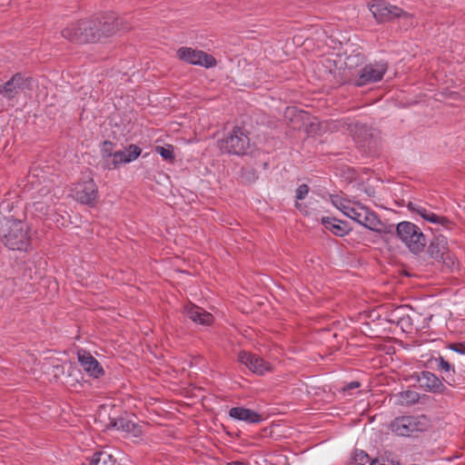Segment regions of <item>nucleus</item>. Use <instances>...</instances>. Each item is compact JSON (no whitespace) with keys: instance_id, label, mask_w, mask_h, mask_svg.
Here are the masks:
<instances>
[{"instance_id":"obj_11","label":"nucleus","mask_w":465,"mask_h":465,"mask_svg":"<svg viewBox=\"0 0 465 465\" xmlns=\"http://www.w3.org/2000/svg\"><path fill=\"white\" fill-rule=\"evenodd\" d=\"M370 11L379 22H384L395 17H408L409 15L396 5H391L383 0H374L370 5Z\"/></svg>"},{"instance_id":"obj_39","label":"nucleus","mask_w":465,"mask_h":465,"mask_svg":"<svg viewBox=\"0 0 465 465\" xmlns=\"http://www.w3.org/2000/svg\"><path fill=\"white\" fill-rule=\"evenodd\" d=\"M293 112H294V108H288L287 112H286V116H288V114H292Z\"/></svg>"},{"instance_id":"obj_31","label":"nucleus","mask_w":465,"mask_h":465,"mask_svg":"<svg viewBox=\"0 0 465 465\" xmlns=\"http://www.w3.org/2000/svg\"><path fill=\"white\" fill-rule=\"evenodd\" d=\"M156 153H158L164 160L173 159V148L172 145L156 146Z\"/></svg>"},{"instance_id":"obj_12","label":"nucleus","mask_w":465,"mask_h":465,"mask_svg":"<svg viewBox=\"0 0 465 465\" xmlns=\"http://www.w3.org/2000/svg\"><path fill=\"white\" fill-rule=\"evenodd\" d=\"M177 55L181 60H183L192 64H198L207 68L213 67L216 64V60L210 54L199 50H194L189 47H181L177 51Z\"/></svg>"},{"instance_id":"obj_22","label":"nucleus","mask_w":465,"mask_h":465,"mask_svg":"<svg viewBox=\"0 0 465 465\" xmlns=\"http://www.w3.org/2000/svg\"><path fill=\"white\" fill-rule=\"evenodd\" d=\"M408 208L409 210L419 213L424 220L430 223H439L443 226H446V224L449 223V220L447 218L435 214L420 203L410 202L408 203Z\"/></svg>"},{"instance_id":"obj_15","label":"nucleus","mask_w":465,"mask_h":465,"mask_svg":"<svg viewBox=\"0 0 465 465\" xmlns=\"http://www.w3.org/2000/svg\"><path fill=\"white\" fill-rule=\"evenodd\" d=\"M94 22L97 23V28L100 30L101 37L102 36H111L115 34L120 27L123 29H126L124 25L118 22V18L114 15V14H106L103 15L94 19Z\"/></svg>"},{"instance_id":"obj_14","label":"nucleus","mask_w":465,"mask_h":465,"mask_svg":"<svg viewBox=\"0 0 465 465\" xmlns=\"http://www.w3.org/2000/svg\"><path fill=\"white\" fill-rule=\"evenodd\" d=\"M238 360L255 374L263 375L271 371L270 363L252 352L241 351L238 355Z\"/></svg>"},{"instance_id":"obj_27","label":"nucleus","mask_w":465,"mask_h":465,"mask_svg":"<svg viewBox=\"0 0 465 465\" xmlns=\"http://www.w3.org/2000/svg\"><path fill=\"white\" fill-rule=\"evenodd\" d=\"M438 361H439L438 368L440 370L443 371L446 374V376L443 377V380H445L449 384H451V381H454L452 376L455 373L453 365L449 363L442 357H440Z\"/></svg>"},{"instance_id":"obj_18","label":"nucleus","mask_w":465,"mask_h":465,"mask_svg":"<svg viewBox=\"0 0 465 465\" xmlns=\"http://www.w3.org/2000/svg\"><path fill=\"white\" fill-rule=\"evenodd\" d=\"M417 381L420 386L428 391L442 392L444 390L441 381L432 372L421 371L417 375Z\"/></svg>"},{"instance_id":"obj_24","label":"nucleus","mask_w":465,"mask_h":465,"mask_svg":"<svg viewBox=\"0 0 465 465\" xmlns=\"http://www.w3.org/2000/svg\"><path fill=\"white\" fill-rule=\"evenodd\" d=\"M322 223L327 230L331 231L335 235L343 236L349 232L346 223L335 218L323 217Z\"/></svg>"},{"instance_id":"obj_34","label":"nucleus","mask_w":465,"mask_h":465,"mask_svg":"<svg viewBox=\"0 0 465 465\" xmlns=\"http://www.w3.org/2000/svg\"><path fill=\"white\" fill-rule=\"evenodd\" d=\"M439 262L445 264L450 270H452L455 265V260L448 251L446 252V255H444V258H440Z\"/></svg>"},{"instance_id":"obj_9","label":"nucleus","mask_w":465,"mask_h":465,"mask_svg":"<svg viewBox=\"0 0 465 465\" xmlns=\"http://www.w3.org/2000/svg\"><path fill=\"white\" fill-rule=\"evenodd\" d=\"M34 80L22 73L15 74L4 84H0V94L7 100L14 99L19 93L33 89Z\"/></svg>"},{"instance_id":"obj_21","label":"nucleus","mask_w":465,"mask_h":465,"mask_svg":"<svg viewBox=\"0 0 465 465\" xmlns=\"http://www.w3.org/2000/svg\"><path fill=\"white\" fill-rule=\"evenodd\" d=\"M232 419L242 420L247 423H259L262 420V415L258 412L243 407H233L229 411Z\"/></svg>"},{"instance_id":"obj_8","label":"nucleus","mask_w":465,"mask_h":465,"mask_svg":"<svg viewBox=\"0 0 465 465\" xmlns=\"http://www.w3.org/2000/svg\"><path fill=\"white\" fill-rule=\"evenodd\" d=\"M391 430L400 436H411L413 432L423 431L428 428V420L424 416H403L391 422Z\"/></svg>"},{"instance_id":"obj_41","label":"nucleus","mask_w":465,"mask_h":465,"mask_svg":"<svg viewBox=\"0 0 465 465\" xmlns=\"http://www.w3.org/2000/svg\"><path fill=\"white\" fill-rule=\"evenodd\" d=\"M391 228H392V226H391V227H390V229H389V230H387L386 232H392V231H391Z\"/></svg>"},{"instance_id":"obj_3","label":"nucleus","mask_w":465,"mask_h":465,"mask_svg":"<svg viewBox=\"0 0 465 465\" xmlns=\"http://www.w3.org/2000/svg\"><path fill=\"white\" fill-rule=\"evenodd\" d=\"M217 145L222 153L243 155L250 147V138L241 127L235 126L218 140Z\"/></svg>"},{"instance_id":"obj_10","label":"nucleus","mask_w":465,"mask_h":465,"mask_svg":"<svg viewBox=\"0 0 465 465\" xmlns=\"http://www.w3.org/2000/svg\"><path fill=\"white\" fill-rule=\"evenodd\" d=\"M387 69V63L382 61L366 64L359 70L354 84L356 86H364L377 83L383 78Z\"/></svg>"},{"instance_id":"obj_40","label":"nucleus","mask_w":465,"mask_h":465,"mask_svg":"<svg viewBox=\"0 0 465 465\" xmlns=\"http://www.w3.org/2000/svg\"><path fill=\"white\" fill-rule=\"evenodd\" d=\"M295 207L298 208V209H301L302 208V204L299 203L298 202L295 203Z\"/></svg>"},{"instance_id":"obj_19","label":"nucleus","mask_w":465,"mask_h":465,"mask_svg":"<svg viewBox=\"0 0 465 465\" xmlns=\"http://www.w3.org/2000/svg\"><path fill=\"white\" fill-rule=\"evenodd\" d=\"M408 312L409 307L407 305L398 306L388 312L387 321L400 326L401 329L409 327L411 320Z\"/></svg>"},{"instance_id":"obj_2","label":"nucleus","mask_w":465,"mask_h":465,"mask_svg":"<svg viewBox=\"0 0 465 465\" xmlns=\"http://www.w3.org/2000/svg\"><path fill=\"white\" fill-rule=\"evenodd\" d=\"M61 35L66 40L77 44L96 42L101 38L100 30L97 28L94 19L79 20L73 23L64 27L61 31Z\"/></svg>"},{"instance_id":"obj_29","label":"nucleus","mask_w":465,"mask_h":465,"mask_svg":"<svg viewBox=\"0 0 465 465\" xmlns=\"http://www.w3.org/2000/svg\"><path fill=\"white\" fill-rule=\"evenodd\" d=\"M399 398L402 403L414 404L420 400V394L414 391H405L399 393Z\"/></svg>"},{"instance_id":"obj_7","label":"nucleus","mask_w":465,"mask_h":465,"mask_svg":"<svg viewBox=\"0 0 465 465\" xmlns=\"http://www.w3.org/2000/svg\"><path fill=\"white\" fill-rule=\"evenodd\" d=\"M348 217L371 231L378 232L385 231V225L376 213L361 203H355L351 210H349Z\"/></svg>"},{"instance_id":"obj_5","label":"nucleus","mask_w":465,"mask_h":465,"mask_svg":"<svg viewBox=\"0 0 465 465\" xmlns=\"http://www.w3.org/2000/svg\"><path fill=\"white\" fill-rule=\"evenodd\" d=\"M396 234L411 252L417 254L426 246V237L420 228L411 222H401L396 226Z\"/></svg>"},{"instance_id":"obj_32","label":"nucleus","mask_w":465,"mask_h":465,"mask_svg":"<svg viewBox=\"0 0 465 465\" xmlns=\"http://www.w3.org/2000/svg\"><path fill=\"white\" fill-rule=\"evenodd\" d=\"M331 202L333 203V205L338 208L339 210H341L343 214H345L346 216H348L349 214V210H351V205L347 204L343 200H341V198H339L338 196H334L332 197L331 199Z\"/></svg>"},{"instance_id":"obj_35","label":"nucleus","mask_w":465,"mask_h":465,"mask_svg":"<svg viewBox=\"0 0 465 465\" xmlns=\"http://www.w3.org/2000/svg\"><path fill=\"white\" fill-rule=\"evenodd\" d=\"M450 349L456 352L460 353V354H465V344H462V343L451 344Z\"/></svg>"},{"instance_id":"obj_17","label":"nucleus","mask_w":465,"mask_h":465,"mask_svg":"<svg viewBox=\"0 0 465 465\" xmlns=\"http://www.w3.org/2000/svg\"><path fill=\"white\" fill-rule=\"evenodd\" d=\"M78 361L84 370L94 378L100 377L104 373L98 361L85 351H78Z\"/></svg>"},{"instance_id":"obj_4","label":"nucleus","mask_w":465,"mask_h":465,"mask_svg":"<svg viewBox=\"0 0 465 465\" xmlns=\"http://www.w3.org/2000/svg\"><path fill=\"white\" fill-rule=\"evenodd\" d=\"M113 143L108 141L104 142L102 147L104 166L110 170L117 168L122 163H130L141 154L140 147L134 144H131L124 151H113Z\"/></svg>"},{"instance_id":"obj_13","label":"nucleus","mask_w":465,"mask_h":465,"mask_svg":"<svg viewBox=\"0 0 465 465\" xmlns=\"http://www.w3.org/2000/svg\"><path fill=\"white\" fill-rule=\"evenodd\" d=\"M72 192L75 200L84 204H93L98 194L97 186L93 179L77 183Z\"/></svg>"},{"instance_id":"obj_36","label":"nucleus","mask_w":465,"mask_h":465,"mask_svg":"<svg viewBox=\"0 0 465 465\" xmlns=\"http://www.w3.org/2000/svg\"><path fill=\"white\" fill-rule=\"evenodd\" d=\"M360 387V382L358 381H351L350 382L347 386H346V390H352V389H355V388H358Z\"/></svg>"},{"instance_id":"obj_16","label":"nucleus","mask_w":465,"mask_h":465,"mask_svg":"<svg viewBox=\"0 0 465 465\" xmlns=\"http://www.w3.org/2000/svg\"><path fill=\"white\" fill-rule=\"evenodd\" d=\"M183 313L193 322L202 325H211L213 321L211 313L192 302L184 305Z\"/></svg>"},{"instance_id":"obj_1","label":"nucleus","mask_w":465,"mask_h":465,"mask_svg":"<svg viewBox=\"0 0 465 465\" xmlns=\"http://www.w3.org/2000/svg\"><path fill=\"white\" fill-rule=\"evenodd\" d=\"M28 225L20 220L4 218L0 222V239L11 250L27 251L30 244Z\"/></svg>"},{"instance_id":"obj_30","label":"nucleus","mask_w":465,"mask_h":465,"mask_svg":"<svg viewBox=\"0 0 465 465\" xmlns=\"http://www.w3.org/2000/svg\"><path fill=\"white\" fill-rule=\"evenodd\" d=\"M370 460L369 455L363 450H355L352 457L354 465H366Z\"/></svg>"},{"instance_id":"obj_6","label":"nucleus","mask_w":465,"mask_h":465,"mask_svg":"<svg viewBox=\"0 0 465 465\" xmlns=\"http://www.w3.org/2000/svg\"><path fill=\"white\" fill-rule=\"evenodd\" d=\"M343 129L352 136L356 144L371 149L377 143L378 132L367 124L358 122H345Z\"/></svg>"},{"instance_id":"obj_20","label":"nucleus","mask_w":465,"mask_h":465,"mask_svg":"<svg viewBox=\"0 0 465 465\" xmlns=\"http://www.w3.org/2000/svg\"><path fill=\"white\" fill-rule=\"evenodd\" d=\"M447 251V239L441 234L434 236L427 249V252L430 258L436 261H440V258H444Z\"/></svg>"},{"instance_id":"obj_26","label":"nucleus","mask_w":465,"mask_h":465,"mask_svg":"<svg viewBox=\"0 0 465 465\" xmlns=\"http://www.w3.org/2000/svg\"><path fill=\"white\" fill-rule=\"evenodd\" d=\"M43 370L45 373L52 375L54 380H58L64 373V367L58 362L44 363Z\"/></svg>"},{"instance_id":"obj_23","label":"nucleus","mask_w":465,"mask_h":465,"mask_svg":"<svg viewBox=\"0 0 465 465\" xmlns=\"http://www.w3.org/2000/svg\"><path fill=\"white\" fill-rule=\"evenodd\" d=\"M110 427L115 428L119 430L131 432L134 437L141 434V429L138 425L125 418L114 419L110 421Z\"/></svg>"},{"instance_id":"obj_37","label":"nucleus","mask_w":465,"mask_h":465,"mask_svg":"<svg viewBox=\"0 0 465 465\" xmlns=\"http://www.w3.org/2000/svg\"><path fill=\"white\" fill-rule=\"evenodd\" d=\"M34 205H35L36 211L42 212L44 210V206H43L42 203H35Z\"/></svg>"},{"instance_id":"obj_33","label":"nucleus","mask_w":465,"mask_h":465,"mask_svg":"<svg viewBox=\"0 0 465 465\" xmlns=\"http://www.w3.org/2000/svg\"><path fill=\"white\" fill-rule=\"evenodd\" d=\"M309 186L305 183L301 184L296 190V199L303 200L309 193Z\"/></svg>"},{"instance_id":"obj_25","label":"nucleus","mask_w":465,"mask_h":465,"mask_svg":"<svg viewBox=\"0 0 465 465\" xmlns=\"http://www.w3.org/2000/svg\"><path fill=\"white\" fill-rule=\"evenodd\" d=\"M88 460L89 465H114L116 461L113 455L105 450L94 453Z\"/></svg>"},{"instance_id":"obj_28","label":"nucleus","mask_w":465,"mask_h":465,"mask_svg":"<svg viewBox=\"0 0 465 465\" xmlns=\"http://www.w3.org/2000/svg\"><path fill=\"white\" fill-rule=\"evenodd\" d=\"M365 62L364 55L360 53H352L346 57L345 64L349 69L356 68L359 65H361Z\"/></svg>"},{"instance_id":"obj_38","label":"nucleus","mask_w":465,"mask_h":465,"mask_svg":"<svg viewBox=\"0 0 465 465\" xmlns=\"http://www.w3.org/2000/svg\"><path fill=\"white\" fill-rule=\"evenodd\" d=\"M228 465H248V464L242 462V461H232V462L228 463Z\"/></svg>"}]
</instances>
